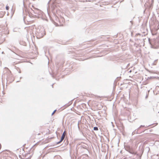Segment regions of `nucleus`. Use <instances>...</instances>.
Returning <instances> with one entry per match:
<instances>
[{
    "instance_id": "obj_2",
    "label": "nucleus",
    "mask_w": 159,
    "mask_h": 159,
    "mask_svg": "<svg viewBox=\"0 0 159 159\" xmlns=\"http://www.w3.org/2000/svg\"><path fill=\"white\" fill-rule=\"evenodd\" d=\"M48 4H49V5H51V6L54 9H55L58 5L55 2V0H50L48 2Z\"/></svg>"
},
{
    "instance_id": "obj_12",
    "label": "nucleus",
    "mask_w": 159,
    "mask_h": 159,
    "mask_svg": "<svg viewBox=\"0 0 159 159\" xmlns=\"http://www.w3.org/2000/svg\"><path fill=\"white\" fill-rule=\"evenodd\" d=\"M54 24L56 26H57L58 25L57 23H56V22H54Z\"/></svg>"
},
{
    "instance_id": "obj_1",
    "label": "nucleus",
    "mask_w": 159,
    "mask_h": 159,
    "mask_svg": "<svg viewBox=\"0 0 159 159\" xmlns=\"http://www.w3.org/2000/svg\"><path fill=\"white\" fill-rule=\"evenodd\" d=\"M36 32L37 33L38 37L39 38L43 37L45 34V30L43 28L37 29L36 30Z\"/></svg>"
},
{
    "instance_id": "obj_6",
    "label": "nucleus",
    "mask_w": 159,
    "mask_h": 159,
    "mask_svg": "<svg viewBox=\"0 0 159 159\" xmlns=\"http://www.w3.org/2000/svg\"><path fill=\"white\" fill-rule=\"evenodd\" d=\"M65 135H66V133H65V131L63 133V134L61 136V137L60 140L59 142H57V144H59L60 143L63 141V139H64V138H65Z\"/></svg>"
},
{
    "instance_id": "obj_10",
    "label": "nucleus",
    "mask_w": 159,
    "mask_h": 159,
    "mask_svg": "<svg viewBox=\"0 0 159 159\" xmlns=\"http://www.w3.org/2000/svg\"><path fill=\"white\" fill-rule=\"evenodd\" d=\"M6 8L7 10H8L9 9V7L8 6H6Z\"/></svg>"
},
{
    "instance_id": "obj_11",
    "label": "nucleus",
    "mask_w": 159,
    "mask_h": 159,
    "mask_svg": "<svg viewBox=\"0 0 159 159\" xmlns=\"http://www.w3.org/2000/svg\"><path fill=\"white\" fill-rule=\"evenodd\" d=\"M144 127V125H140V126L137 129V130H139V128H141V127Z\"/></svg>"
},
{
    "instance_id": "obj_15",
    "label": "nucleus",
    "mask_w": 159,
    "mask_h": 159,
    "mask_svg": "<svg viewBox=\"0 0 159 159\" xmlns=\"http://www.w3.org/2000/svg\"><path fill=\"white\" fill-rule=\"evenodd\" d=\"M34 13L36 14H38L39 12H37V11H36V12H34Z\"/></svg>"
},
{
    "instance_id": "obj_5",
    "label": "nucleus",
    "mask_w": 159,
    "mask_h": 159,
    "mask_svg": "<svg viewBox=\"0 0 159 159\" xmlns=\"http://www.w3.org/2000/svg\"><path fill=\"white\" fill-rule=\"evenodd\" d=\"M23 3L24 6L25 7L27 5H30L31 4V2H30V0H23Z\"/></svg>"
},
{
    "instance_id": "obj_7",
    "label": "nucleus",
    "mask_w": 159,
    "mask_h": 159,
    "mask_svg": "<svg viewBox=\"0 0 159 159\" xmlns=\"http://www.w3.org/2000/svg\"><path fill=\"white\" fill-rule=\"evenodd\" d=\"M138 130H137L136 131V130H135L132 133V135H134V134H138Z\"/></svg>"
},
{
    "instance_id": "obj_4",
    "label": "nucleus",
    "mask_w": 159,
    "mask_h": 159,
    "mask_svg": "<svg viewBox=\"0 0 159 159\" xmlns=\"http://www.w3.org/2000/svg\"><path fill=\"white\" fill-rule=\"evenodd\" d=\"M22 156L24 159H30L32 157V155L29 153H25V154L23 153Z\"/></svg>"
},
{
    "instance_id": "obj_17",
    "label": "nucleus",
    "mask_w": 159,
    "mask_h": 159,
    "mask_svg": "<svg viewBox=\"0 0 159 159\" xmlns=\"http://www.w3.org/2000/svg\"><path fill=\"white\" fill-rule=\"evenodd\" d=\"M53 84H52V87H53Z\"/></svg>"
},
{
    "instance_id": "obj_8",
    "label": "nucleus",
    "mask_w": 159,
    "mask_h": 159,
    "mask_svg": "<svg viewBox=\"0 0 159 159\" xmlns=\"http://www.w3.org/2000/svg\"><path fill=\"white\" fill-rule=\"evenodd\" d=\"M93 130H98V128L97 127H94L93 128Z\"/></svg>"
},
{
    "instance_id": "obj_9",
    "label": "nucleus",
    "mask_w": 159,
    "mask_h": 159,
    "mask_svg": "<svg viewBox=\"0 0 159 159\" xmlns=\"http://www.w3.org/2000/svg\"><path fill=\"white\" fill-rule=\"evenodd\" d=\"M57 111V110H54L52 112V115H53L54 113H55L56 112V111Z\"/></svg>"
},
{
    "instance_id": "obj_13",
    "label": "nucleus",
    "mask_w": 159,
    "mask_h": 159,
    "mask_svg": "<svg viewBox=\"0 0 159 159\" xmlns=\"http://www.w3.org/2000/svg\"><path fill=\"white\" fill-rule=\"evenodd\" d=\"M80 122V121H78V127L79 128V124Z\"/></svg>"
},
{
    "instance_id": "obj_14",
    "label": "nucleus",
    "mask_w": 159,
    "mask_h": 159,
    "mask_svg": "<svg viewBox=\"0 0 159 159\" xmlns=\"http://www.w3.org/2000/svg\"><path fill=\"white\" fill-rule=\"evenodd\" d=\"M36 144H35L32 147V148H31V149L32 148H34V146H35V145Z\"/></svg>"
},
{
    "instance_id": "obj_16",
    "label": "nucleus",
    "mask_w": 159,
    "mask_h": 159,
    "mask_svg": "<svg viewBox=\"0 0 159 159\" xmlns=\"http://www.w3.org/2000/svg\"><path fill=\"white\" fill-rule=\"evenodd\" d=\"M37 10L38 11H39V10L38 9H37Z\"/></svg>"
},
{
    "instance_id": "obj_3",
    "label": "nucleus",
    "mask_w": 159,
    "mask_h": 159,
    "mask_svg": "<svg viewBox=\"0 0 159 159\" xmlns=\"http://www.w3.org/2000/svg\"><path fill=\"white\" fill-rule=\"evenodd\" d=\"M124 147L126 150L128 152L130 153L133 155L136 154V153L134 152L133 149L131 148L128 145H125Z\"/></svg>"
}]
</instances>
